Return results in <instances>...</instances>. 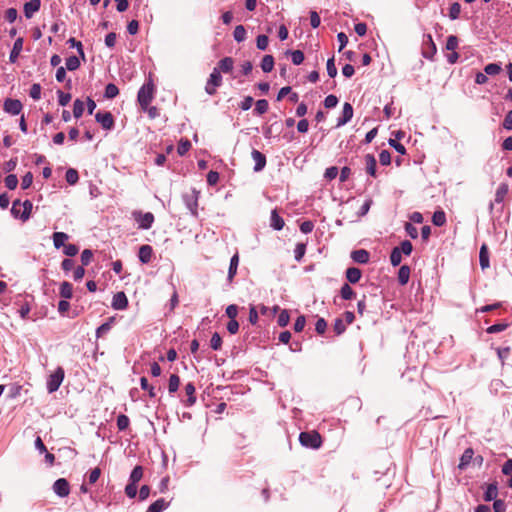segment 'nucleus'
<instances>
[{"mask_svg":"<svg viewBox=\"0 0 512 512\" xmlns=\"http://www.w3.org/2000/svg\"><path fill=\"white\" fill-rule=\"evenodd\" d=\"M498 495V488L496 483H490L484 494L485 501L495 500Z\"/></svg>","mask_w":512,"mask_h":512,"instance_id":"bb28decb","label":"nucleus"},{"mask_svg":"<svg viewBox=\"0 0 512 512\" xmlns=\"http://www.w3.org/2000/svg\"><path fill=\"white\" fill-rule=\"evenodd\" d=\"M432 222L435 226H443L446 223V215L443 211H435L432 217Z\"/></svg>","mask_w":512,"mask_h":512,"instance_id":"c9c22d12","label":"nucleus"},{"mask_svg":"<svg viewBox=\"0 0 512 512\" xmlns=\"http://www.w3.org/2000/svg\"><path fill=\"white\" fill-rule=\"evenodd\" d=\"M234 66V60L231 57H225L219 61L216 68L219 69L220 73H229L232 71Z\"/></svg>","mask_w":512,"mask_h":512,"instance_id":"412c9836","label":"nucleus"},{"mask_svg":"<svg viewBox=\"0 0 512 512\" xmlns=\"http://www.w3.org/2000/svg\"><path fill=\"white\" fill-rule=\"evenodd\" d=\"M509 187L506 183H502L498 186L495 193V202L501 203L507 195Z\"/></svg>","mask_w":512,"mask_h":512,"instance_id":"c85d7f7f","label":"nucleus"},{"mask_svg":"<svg viewBox=\"0 0 512 512\" xmlns=\"http://www.w3.org/2000/svg\"><path fill=\"white\" fill-rule=\"evenodd\" d=\"M299 441L302 446L317 449L321 446V436L316 431L301 432L299 435Z\"/></svg>","mask_w":512,"mask_h":512,"instance_id":"f03ea898","label":"nucleus"},{"mask_svg":"<svg viewBox=\"0 0 512 512\" xmlns=\"http://www.w3.org/2000/svg\"><path fill=\"white\" fill-rule=\"evenodd\" d=\"M238 265H239V255H238V253H236L230 259V265H229L228 276H227V279L229 282H232L235 275L237 274Z\"/></svg>","mask_w":512,"mask_h":512,"instance_id":"a211bd4d","label":"nucleus"},{"mask_svg":"<svg viewBox=\"0 0 512 512\" xmlns=\"http://www.w3.org/2000/svg\"><path fill=\"white\" fill-rule=\"evenodd\" d=\"M333 329L337 335H341L346 330V325L342 319L337 318L334 322Z\"/></svg>","mask_w":512,"mask_h":512,"instance_id":"680f3d73","label":"nucleus"},{"mask_svg":"<svg viewBox=\"0 0 512 512\" xmlns=\"http://www.w3.org/2000/svg\"><path fill=\"white\" fill-rule=\"evenodd\" d=\"M65 178H66V181L70 184V185H74L78 182L79 180V175H78V172L73 169V168H69L67 171H66V174H65Z\"/></svg>","mask_w":512,"mask_h":512,"instance_id":"58836bf2","label":"nucleus"},{"mask_svg":"<svg viewBox=\"0 0 512 512\" xmlns=\"http://www.w3.org/2000/svg\"><path fill=\"white\" fill-rule=\"evenodd\" d=\"M64 369L58 367L54 373H52L47 380V390L49 393L57 391L64 379Z\"/></svg>","mask_w":512,"mask_h":512,"instance_id":"7ed1b4c3","label":"nucleus"},{"mask_svg":"<svg viewBox=\"0 0 512 512\" xmlns=\"http://www.w3.org/2000/svg\"><path fill=\"white\" fill-rule=\"evenodd\" d=\"M153 99V85L148 83L143 85L138 92V102L141 107L146 108Z\"/></svg>","mask_w":512,"mask_h":512,"instance_id":"20e7f679","label":"nucleus"},{"mask_svg":"<svg viewBox=\"0 0 512 512\" xmlns=\"http://www.w3.org/2000/svg\"><path fill=\"white\" fill-rule=\"evenodd\" d=\"M503 127L506 130H512V110L506 114L503 120Z\"/></svg>","mask_w":512,"mask_h":512,"instance_id":"774afa93","label":"nucleus"},{"mask_svg":"<svg viewBox=\"0 0 512 512\" xmlns=\"http://www.w3.org/2000/svg\"><path fill=\"white\" fill-rule=\"evenodd\" d=\"M274 67V58L271 55H265L261 61V68L264 72H271Z\"/></svg>","mask_w":512,"mask_h":512,"instance_id":"2f4dec72","label":"nucleus"},{"mask_svg":"<svg viewBox=\"0 0 512 512\" xmlns=\"http://www.w3.org/2000/svg\"><path fill=\"white\" fill-rule=\"evenodd\" d=\"M290 316L287 310H282L278 316V325L280 327H286L289 324Z\"/></svg>","mask_w":512,"mask_h":512,"instance_id":"864d4df0","label":"nucleus"},{"mask_svg":"<svg viewBox=\"0 0 512 512\" xmlns=\"http://www.w3.org/2000/svg\"><path fill=\"white\" fill-rule=\"evenodd\" d=\"M493 509L495 512H505L506 511V503L504 500L497 499L493 503Z\"/></svg>","mask_w":512,"mask_h":512,"instance_id":"338daca9","label":"nucleus"},{"mask_svg":"<svg viewBox=\"0 0 512 512\" xmlns=\"http://www.w3.org/2000/svg\"><path fill=\"white\" fill-rule=\"evenodd\" d=\"M152 255H153V249L150 245H142L139 248L138 256H139V260L142 263H144V264L149 263L151 261Z\"/></svg>","mask_w":512,"mask_h":512,"instance_id":"4468645a","label":"nucleus"},{"mask_svg":"<svg viewBox=\"0 0 512 512\" xmlns=\"http://www.w3.org/2000/svg\"><path fill=\"white\" fill-rule=\"evenodd\" d=\"M52 238L55 248L59 249L60 247L64 246V243L66 240H68L69 236L64 232H55L53 233Z\"/></svg>","mask_w":512,"mask_h":512,"instance_id":"cd10ccee","label":"nucleus"},{"mask_svg":"<svg viewBox=\"0 0 512 512\" xmlns=\"http://www.w3.org/2000/svg\"><path fill=\"white\" fill-rule=\"evenodd\" d=\"M168 507V502H166L164 499H158L155 502H153L147 509L146 512H162Z\"/></svg>","mask_w":512,"mask_h":512,"instance_id":"a878e982","label":"nucleus"},{"mask_svg":"<svg viewBox=\"0 0 512 512\" xmlns=\"http://www.w3.org/2000/svg\"><path fill=\"white\" fill-rule=\"evenodd\" d=\"M140 386H141V388H142L143 390L148 391V393H149V396H150V397H155V395H156V394H155V391H154V387H153V386H151V385L148 383V380H147V378H146V377H142V378L140 379Z\"/></svg>","mask_w":512,"mask_h":512,"instance_id":"4d7b16f0","label":"nucleus"},{"mask_svg":"<svg viewBox=\"0 0 512 512\" xmlns=\"http://www.w3.org/2000/svg\"><path fill=\"white\" fill-rule=\"evenodd\" d=\"M22 49H23V39L18 38L15 40L12 50L9 55V61L11 63H15L17 61Z\"/></svg>","mask_w":512,"mask_h":512,"instance_id":"2eb2a0df","label":"nucleus"},{"mask_svg":"<svg viewBox=\"0 0 512 512\" xmlns=\"http://www.w3.org/2000/svg\"><path fill=\"white\" fill-rule=\"evenodd\" d=\"M338 104V98L335 95H328L324 100V106L328 109L334 108Z\"/></svg>","mask_w":512,"mask_h":512,"instance_id":"69168bd1","label":"nucleus"},{"mask_svg":"<svg viewBox=\"0 0 512 512\" xmlns=\"http://www.w3.org/2000/svg\"><path fill=\"white\" fill-rule=\"evenodd\" d=\"M410 278V268L407 265L400 267L398 271V281L401 285H406Z\"/></svg>","mask_w":512,"mask_h":512,"instance_id":"b1692460","label":"nucleus"},{"mask_svg":"<svg viewBox=\"0 0 512 512\" xmlns=\"http://www.w3.org/2000/svg\"><path fill=\"white\" fill-rule=\"evenodd\" d=\"M369 252L364 249L355 250L351 253L353 261L359 264H366L369 261Z\"/></svg>","mask_w":512,"mask_h":512,"instance_id":"dca6fc26","label":"nucleus"},{"mask_svg":"<svg viewBox=\"0 0 512 512\" xmlns=\"http://www.w3.org/2000/svg\"><path fill=\"white\" fill-rule=\"evenodd\" d=\"M424 44L428 45V49H430V51H424L423 56L425 58H431L436 53V46L432 40L431 35H426V40L424 41Z\"/></svg>","mask_w":512,"mask_h":512,"instance_id":"473e14b6","label":"nucleus"},{"mask_svg":"<svg viewBox=\"0 0 512 512\" xmlns=\"http://www.w3.org/2000/svg\"><path fill=\"white\" fill-rule=\"evenodd\" d=\"M221 345H222L221 336L217 332H215L211 337L210 346L213 350H219L221 348Z\"/></svg>","mask_w":512,"mask_h":512,"instance_id":"6e6d98bb","label":"nucleus"},{"mask_svg":"<svg viewBox=\"0 0 512 512\" xmlns=\"http://www.w3.org/2000/svg\"><path fill=\"white\" fill-rule=\"evenodd\" d=\"M341 297L345 300H350L355 297L353 289L348 285L344 284L340 290Z\"/></svg>","mask_w":512,"mask_h":512,"instance_id":"a18cd8bd","label":"nucleus"},{"mask_svg":"<svg viewBox=\"0 0 512 512\" xmlns=\"http://www.w3.org/2000/svg\"><path fill=\"white\" fill-rule=\"evenodd\" d=\"M473 455H474V451L472 448H467L461 458H460V463L458 465V468L460 470H464L471 462L472 458H473Z\"/></svg>","mask_w":512,"mask_h":512,"instance_id":"aec40b11","label":"nucleus"},{"mask_svg":"<svg viewBox=\"0 0 512 512\" xmlns=\"http://www.w3.org/2000/svg\"><path fill=\"white\" fill-rule=\"evenodd\" d=\"M111 306L115 310H124L128 306V299L124 292H117L112 299Z\"/></svg>","mask_w":512,"mask_h":512,"instance_id":"9d476101","label":"nucleus"},{"mask_svg":"<svg viewBox=\"0 0 512 512\" xmlns=\"http://www.w3.org/2000/svg\"><path fill=\"white\" fill-rule=\"evenodd\" d=\"M479 262L483 270L489 267V254L486 245H482L480 248Z\"/></svg>","mask_w":512,"mask_h":512,"instance_id":"393cba45","label":"nucleus"},{"mask_svg":"<svg viewBox=\"0 0 512 512\" xmlns=\"http://www.w3.org/2000/svg\"><path fill=\"white\" fill-rule=\"evenodd\" d=\"M93 258V252L89 249H85L81 253V262L83 266H87L90 264Z\"/></svg>","mask_w":512,"mask_h":512,"instance_id":"bf43d9fd","label":"nucleus"},{"mask_svg":"<svg viewBox=\"0 0 512 512\" xmlns=\"http://www.w3.org/2000/svg\"><path fill=\"white\" fill-rule=\"evenodd\" d=\"M143 477V469L141 466H135L130 474V482L132 483H138L141 478Z\"/></svg>","mask_w":512,"mask_h":512,"instance_id":"a19ab883","label":"nucleus"},{"mask_svg":"<svg viewBox=\"0 0 512 512\" xmlns=\"http://www.w3.org/2000/svg\"><path fill=\"white\" fill-rule=\"evenodd\" d=\"M41 6L40 0H30L24 4V15L26 18L30 19L33 15L39 11Z\"/></svg>","mask_w":512,"mask_h":512,"instance_id":"f8f14e48","label":"nucleus"},{"mask_svg":"<svg viewBox=\"0 0 512 512\" xmlns=\"http://www.w3.org/2000/svg\"><path fill=\"white\" fill-rule=\"evenodd\" d=\"M133 216L140 229H150L154 222V215L151 212L142 213L140 211H135L133 212Z\"/></svg>","mask_w":512,"mask_h":512,"instance_id":"39448f33","label":"nucleus"},{"mask_svg":"<svg viewBox=\"0 0 512 512\" xmlns=\"http://www.w3.org/2000/svg\"><path fill=\"white\" fill-rule=\"evenodd\" d=\"M461 13V5L458 2L451 4L449 8V17L452 20H456Z\"/></svg>","mask_w":512,"mask_h":512,"instance_id":"de8ad7c7","label":"nucleus"},{"mask_svg":"<svg viewBox=\"0 0 512 512\" xmlns=\"http://www.w3.org/2000/svg\"><path fill=\"white\" fill-rule=\"evenodd\" d=\"M268 43L269 39L266 35H259L256 39V45L259 50H266Z\"/></svg>","mask_w":512,"mask_h":512,"instance_id":"13d9d810","label":"nucleus"},{"mask_svg":"<svg viewBox=\"0 0 512 512\" xmlns=\"http://www.w3.org/2000/svg\"><path fill=\"white\" fill-rule=\"evenodd\" d=\"M353 117V107L350 103H344L342 116L337 120V127L347 124Z\"/></svg>","mask_w":512,"mask_h":512,"instance_id":"9b49d317","label":"nucleus"},{"mask_svg":"<svg viewBox=\"0 0 512 512\" xmlns=\"http://www.w3.org/2000/svg\"><path fill=\"white\" fill-rule=\"evenodd\" d=\"M60 296L64 299H70L73 296V287L69 282H63L60 286Z\"/></svg>","mask_w":512,"mask_h":512,"instance_id":"c756f323","label":"nucleus"},{"mask_svg":"<svg viewBox=\"0 0 512 512\" xmlns=\"http://www.w3.org/2000/svg\"><path fill=\"white\" fill-rule=\"evenodd\" d=\"M191 148V143L189 140H181L177 147V152L180 156L185 155Z\"/></svg>","mask_w":512,"mask_h":512,"instance_id":"09e8293b","label":"nucleus"},{"mask_svg":"<svg viewBox=\"0 0 512 512\" xmlns=\"http://www.w3.org/2000/svg\"><path fill=\"white\" fill-rule=\"evenodd\" d=\"M252 159L255 162L254 171L259 172L264 169L266 165V157L260 151L254 149L251 153Z\"/></svg>","mask_w":512,"mask_h":512,"instance_id":"ddd939ff","label":"nucleus"},{"mask_svg":"<svg viewBox=\"0 0 512 512\" xmlns=\"http://www.w3.org/2000/svg\"><path fill=\"white\" fill-rule=\"evenodd\" d=\"M179 384H180L179 376L176 374H172L169 378V384H168L169 393L170 394L175 393L179 388Z\"/></svg>","mask_w":512,"mask_h":512,"instance_id":"f704fd0d","label":"nucleus"},{"mask_svg":"<svg viewBox=\"0 0 512 512\" xmlns=\"http://www.w3.org/2000/svg\"><path fill=\"white\" fill-rule=\"evenodd\" d=\"M32 208L33 204L30 200H25L24 202L15 200L12 204L11 214L15 218H20L22 221H27L30 218Z\"/></svg>","mask_w":512,"mask_h":512,"instance_id":"f257e3e1","label":"nucleus"},{"mask_svg":"<svg viewBox=\"0 0 512 512\" xmlns=\"http://www.w3.org/2000/svg\"><path fill=\"white\" fill-rule=\"evenodd\" d=\"M187 399L184 401L186 406H192L196 402L195 386L193 383H187L184 387Z\"/></svg>","mask_w":512,"mask_h":512,"instance_id":"f3484780","label":"nucleus"},{"mask_svg":"<svg viewBox=\"0 0 512 512\" xmlns=\"http://www.w3.org/2000/svg\"><path fill=\"white\" fill-rule=\"evenodd\" d=\"M22 103L17 99L8 98L4 101L3 109L11 115H18L22 110Z\"/></svg>","mask_w":512,"mask_h":512,"instance_id":"6e6552de","label":"nucleus"},{"mask_svg":"<svg viewBox=\"0 0 512 512\" xmlns=\"http://www.w3.org/2000/svg\"><path fill=\"white\" fill-rule=\"evenodd\" d=\"M119 94V89L118 87L113 84V83H109L106 87H105V97L108 98V99H113L115 98L117 95Z\"/></svg>","mask_w":512,"mask_h":512,"instance_id":"79ce46f5","label":"nucleus"},{"mask_svg":"<svg viewBox=\"0 0 512 512\" xmlns=\"http://www.w3.org/2000/svg\"><path fill=\"white\" fill-rule=\"evenodd\" d=\"M484 71L486 75H497L501 71V66L497 63H490L485 66Z\"/></svg>","mask_w":512,"mask_h":512,"instance_id":"3c124183","label":"nucleus"},{"mask_svg":"<svg viewBox=\"0 0 512 512\" xmlns=\"http://www.w3.org/2000/svg\"><path fill=\"white\" fill-rule=\"evenodd\" d=\"M184 201L191 214L197 216L198 193L193 190L190 194L184 195Z\"/></svg>","mask_w":512,"mask_h":512,"instance_id":"1a4fd4ad","label":"nucleus"},{"mask_svg":"<svg viewBox=\"0 0 512 512\" xmlns=\"http://www.w3.org/2000/svg\"><path fill=\"white\" fill-rule=\"evenodd\" d=\"M233 37L238 43L243 42L246 39V29L243 25H238L235 27Z\"/></svg>","mask_w":512,"mask_h":512,"instance_id":"72a5a7b5","label":"nucleus"},{"mask_svg":"<svg viewBox=\"0 0 512 512\" xmlns=\"http://www.w3.org/2000/svg\"><path fill=\"white\" fill-rule=\"evenodd\" d=\"M95 119L105 130H111L114 127V119L110 112H98Z\"/></svg>","mask_w":512,"mask_h":512,"instance_id":"423d86ee","label":"nucleus"},{"mask_svg":"<svg viewBox=\"0 0 512 512\" xmlns=\"http://www.w3.org/2000/svg\"><path fill=\"white\" fill-rule=\"evenodd\" d=\"M361 275V270L356 267H350L346 270V278L352 284L357 283L360 280Z\"/></svg>","mask_w":512,"mask_h":512,"instance_id":"4be33fe9","label":"nucleus"},{"mask_svg":"<svg viewBox=\"0 0 512 512\" xmlns=\"http://www.w3.org/2000/svg\"><path fill=\"white\" fill-rule=\"evenodd\" d=\"M399 248L401 250V253H403L407 256L410 255L413 250V246H412L411 242L408 240L402 241Z\"/></svg>","mask_w":512,"mask_h":512,"instance_id":"0e129e2a","label":"nucleus"},{"mask_svg":"<svg viewBox=\"0 0 512 512\" xmlns=\"http://www.w3.org/2000/svg\"><path fill=\"white\" fill-rule=\"evenodd\" d=\"M30 311L31 306L27 301H25L20 305V308L18 309V314L23 320H28Z\"/></svg>","mask_w":512,"mask_h":512,"instance_id":"37998d69","label":"nucleus"},{"mask_svg":"<svg viewBox=\"0 0 512 512\" xmlns=\"http://www.w3.org/2000/svg\"><path fill=\"white\" fill-rule=\"evenodd\" d=\"M379 161L382 165L386 166L391 163V155L387 150H382L379 154Z\"/></svg>","mask_w":512,"mask_h":512,"instance_id":"e2e57ef3","label":"nucleus"},{"mask_svg":"<svg viewBox=\"0 0 512 512\" xmlns=\"http://www.w3.org/2000/svg\"><path fill=\"white\" fill-rule=\"evenodd\" d=\"M284 220L282 217L279 216L276 210H272L271 217H270V226L279 231L282 230L284 227Z\"/></svg>","mask_w":512,"mask_h":512,"instance_id":"6ab92c4d","label":"nucleus"},{"mask_svg":"<svg viewBox=\"0 0 512 512\" xmlns=\"http://www.w3.org/2000/svg\"><path fill=\"white\" fill-rule=\"evenodd\" d=\"M53 491L59 497H66L70 493V486L65 478L57 479L53 484Z\"/></svg>","mask_w":512,"mask_h":512,"instance_id":"0eeeda50","label":"nucleus"},{"mask_svg":"<svg viewBox=\"0 0 512 512\" xmlns=\"http://www.w3.org/2000/svg\"><path fill=\"white\" fill-rule=\"evenodd\" d=\"M366 162V171L369 175L375 177L376 176V159L372 154H367L365 156Z\"/></svg>","mask_w":512,"mask_h":512,"instance_id":"5701e85b","label":"nucleus"},{"mask_svg":"<svg viewBox=\"0 0 512 512\" xmlns=\"http://www.w3.org/2000/svg\"><path fill=\"white\" fill-rule=\"evenodd\" d=\"M209 83L214 85L215 87H219L222 84V76L218 68H214L212 73L210 74L208 80Z\"/></svg>","mask_w":512,"mask_h":512,"instance_id":"7c9ffc66","label":"nucleus"},{"mask_svg":"<svg viewBox=\"0 0 512 512\" xmlns=\"http://www.w3.org/2000/svg\"><path fill=\"white\" fill-rule=\"evenodd\" d=\"M58 94V102H59V105L61 106H66L70 100H71V94L69 93H64L62 92L61 90H59L57 92Z\"/></svg>","mask_w":512,"mask_h":512,"instance_id":"052dcab7","label":"nucleus"},{"mask_svg":"<svg viewBox=\"0 0 512 512\" xmlns=\"http://www.w3.org/2000/svg\"><path fill=\"white\" fill-rule=\"evenodd\" d=\"M66 68L70 71H74L79 68L80 60L76 56H70L66 59Z\"/></svg>","mask_w":512,"mask_h":512,"instance_id":"49530a36","label":"nucleus"},{"mask_svg":"<svg viewBox=\"0 0 512 512\" xmlns=\"http://www.w3.org/2000/svg\"><path fill=\"white\" fill-rule=\"evenodd\" d=\"M306 252V245L304 243H297L294 250V257L297 262H300Z\"/></svg>","mask_w":512,"mask_h":512,"instance_id":"c03bdc74","label":"nucleus"},{"mask_svg":"<svg viewBox=\"0 0 512 512\" xmlns=\"http://www.w3.org/2000/svg\"><path fill=\"white\" fill-rule=\"evenodd\" d=\"M5 185L8 189L14 190L18 185V178L14 174H9L5 178Z\"/></svg>","mask_w":512,"mask_h":512,"instance_id":"603ef678","label":"nucleus"},{"mask_svg":"<svg viewBox=\"0 0 512 512\" xmlns=\"http://www.w3.org/2000/svg\"><path fill=\"white\" fill-rule=\"evenodd\" d=\"M290 54L294 65H300L304 61V53L302 51L294 50Z\"/></svg>","mask_w":512,"mask_h":512,"instance_id":"5fc2aeb1","label":"nucleus"},{"mask_svg":"<svg viewBox=\"0 0 512 512\" xmlns=\"http://www.w3.org/2000/svg\"><path fill=\"white\" fill-rule=\"evenodd\" d=\"M402 260V253L399 247H394L391 255H390V261L391 264L396 267L401 263Z\"/></svg>","mask_w":512,"mask_h":512,"instance_id":"e433bc0d","label":"nucleus"},{"mask_svg":"<svg viewBox=\"0 0 512 512\" xmlns=\"http://www.w3.org/2000/svg\"><path fill=\"white\" fill-rule=\"evenodd\" d=\"M85 105L80 99H76L73 104V115L75 118H80L84 112Z\"/></svg>","mask_w":512,"mask_h":512,"instance_id":"4c0bfd02","label":"nucleus"},{"mask_svg":"<svg viewBox=\"0 0 512 512\" xmlns=\"http://www.w3.org/2000/svg\"><path fill=\"white\" fill-rule=\"evenodd\" d=\"M129 423L130 420L126 415L121 414L117 417V427L120 431L126 430L129 426Z\"/></svg>","mask_w":512,"mask_h":512,"instance_id":"8fccbe9b","label":"nucleus"},{"mask_svg":"<svg viewBox=\"0 0 512 512\" xmlns=\"http://www.w3.org/2000/svg\"><path fill=\"white\" fill-rule=\"evenodd\" d=\"M268 108H269L268 101L265 99H260L256 102L254 111L256 114L262 115L267 112Z\"/></svg>","mask_w":512,"mask_h":512,"instance_id":"ea45409f","label":"nucleus"}]
</instances>
